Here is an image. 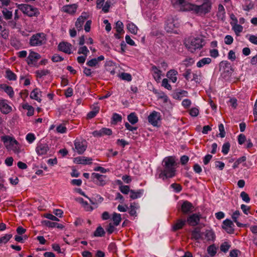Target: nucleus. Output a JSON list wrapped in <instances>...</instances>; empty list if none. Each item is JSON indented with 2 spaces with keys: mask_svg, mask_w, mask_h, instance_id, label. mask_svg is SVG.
Here are the masks:
<instances>
[{
  "mask_svg": "<svg viewBox=\"0 0 257 257\" xmlns=\"http://www.w3.org/2000/svg\"><path fill=\"white\" fill-rule=\"evenodd\" d=\"M164 169L159 175V177L163 180L171 178L176 175L177 164L173 157L165 158L163 160Z\"/></svg>",
  "mask_w": 257,
  "mask_h": 257,
  "instance_id": "f257e3e1",
  "label": "nucleus"
},
{
  "mask_svg": "<svg viewBox=\"0 0 257 257\" xmlns=\"http://www.w3.org/2000/svg\"><path fill=\"white\" fill-rule=\"evenodd\" d=\"M1 140L8 151H12L17 155L22 152L21 145L14 138L5 136L2 137Z\"/></svg>",
  "mask_w": 257,
  "mask_h": 257,
  "instance_id": "f03ea898",
  "label": "nucleus"
},
{
  "mask_svg": "<svg viewBox=\"0 0 257 257\" xmlns=\"http://www.w3.org/2000/svg\"><path fill=\"white\" fill-rule=\"evenodd\" d=\"M211 7L212 3L210 0H204L203 4L200 6L192 4L190 12L201 16L210 12Z\"/></svg>",
  "mask_w": 257,
  "mask_h": 257,
  "instance_id": "7ed1b4c3",
  "label": "nucleus"
},
{
  "mask_svg": "<svg viewBox=\"0 0 257 257\" xmlns=\"http://www.w3.org/2000/svg\"><path fill=\"white\" fill-rule=\"evenodd\" d=\"M185 46L191 52H194L197 49H200L204 45L203 39L199 37H190L185 42Z\"/></svg>",
  "mask_w": 257,
  "mask_h": 257,
  "instance_id": "20e7f679",
  "label": "nucleus"
},
{
  "mask_svg": "<svg viewBox=\"0 0 257 257\" xmlns=\"http://www.w3.org/2000/svg\"><path fill=\"white\" fill-rule=\"evenodd\" d=\"M47 35L43 32L33 34L30 38L29 44L32 47H39L46 44Z\"/></svg>",
  "mask_w": 257,
  "mask_h": 257,
  "instance_id": "39448f33",
  "label": "nucleus"
},
{
  "mask_svg": "<svg viewBox=\"0 0 257 257\" xmlns=\"http://www.w3.org/2000/svg\"><path fill=\"white\" fill-rule=\"evenodd\" d=\"M180 25V21L177 17H171L166 22L165 29L168 33H177Z\"/></svg>",
  "mask_w": 257,
  "mask_h": 257,
  "instance_id": "423d86ee",
  "label": "nucleus"
},
{
  "mask_svg": "<svg viewBox=\"0 0 257 257\" xmlns=\"http://www.w3.org/2000/svg\"><path fill=\"white\" fill-rule=\"evenodd\" d=\"M190 0H172L173 6L181 12H190L192 4Z\"/></svg>",
  "mask_w": 257,
  "mask_h": 257,
  "instance_id": "0eeeda50",
  "label": "nucleus"
},
{
  "mask_svg": "<svg viewBox=\"0 0 257 257\" xmlns=\"http://www.w3.org/2000/svg\"><path fill=\"white\" fill-rule=\"evenodd\" d=\"M91 178L92 182L98 186H104L108 182V178L106 175L98 173H92Z\"/></svg>",
  "mask_w": 257,
  "mask_h": 257,
  "instance_id": "6e6552de",
  "label": "nucleus"
},
{
  "mask_svg": "<svg viewBox=\"0 0 257 257\" xmlns=\"http://www.w3.org/2000/svg\"><path fill=\"white\" fill-rule=\"evenodd\" d=\"M74 150L78 154H82L87 147V142L82 139H76L74 141Z\"/></svg>",
  "mask_w": 257,
  "mask_h": 257,
  "instance_id": "1a4fd4ad",
  "label": "nucleus"
},
{
  "mask_svg": "<svg viewBox=\"0 0 257 257\" xmlns=\"http://www.w3.org/2000/svg\"><path fill=\"white\" fill-rule=\"evenodd\" d=\"M19 9L24 14L29 17L36 16L38 12L37 9L33 8L30 5L26 4H21L19 5Z\"/></svg>",
  "mask_w": 257,
  "mask_h": 257,
  "instance_id": "9d476101",
  "label": "nucleus"
},
{
  "mask_svg": "<svg viewBox=\"0 0 257 257\" xmlns=\"http://www.w3.org/2000/svg\"><path fill=\"white\" fill-rule=\"evenodd\" d=\"M201 218V215L199 213H193L189 215L186 220L190 226H195L199 224Z\"/></svg>",
  "mask_w": 257,
  "mask_h": 257,
  "instance_id": "9b49d317",
  "label": "nucleus"
},
{
  "mask_svg": "<svg viewBox=\"0 0 257 257\" xmlns=\"http://www.w3.org/2000/svg\"><path fill=\"white\" fill-rule=\"evenodd\" d=\"M194 208V206L191 202L186 200L182 203L181 206V211L184 215L189 214L193 212Z\"/></svg>",
  "mask_w": 257,
  "mask_h": 257,
  "instance_id": "f8f14e48",
  "label": "nucleus"
},
{
  "mask_svg": "<svg viewBox=\"0 0 257 257\" xmlns=\"http://www.w3.org/2000/svg\"><path fill=\"white\" fill-rule=\"evenodd\" d=\"M160 113L156 111L152 112L148 117L149 123L154 126L158 125V121L160 120Z\"/></svg>",
  "mask_w": 257,
  "mask_h": 257,
  "instance_id": "ddd939ff",
  "label": "nucleus"
},
{
  "mask_svg": "<svg viewBox=\"0 0 257 257\" xmlns=\"http://www.w3.org/2000/svg\"><path fill=\"white\" fill-rule=\"evenodd\" d=\"M49 151V148L47 144L39 143L36 148V151L39 156L46 155Z\"/></svg>",
  "mask_w": 257,
  "mask_h": 257,
  "instance_id": "4468645a",
  "label": "nucleus"
},
{
  "mask_svg": "<svg viewBox=\"0 0 257 257\" xmlns=\"http://www.w3.org/2000/svg\"><path fill=\"white\" fill-rule=\"evenodd\" d=\"M41 58V55L34 51H31L27 58V62L28 65H33Z\"/></svg>",
  "mask_w": 257,
  "mask_h": 257,
  "instance_id": "2eb2a0df",
  "label": "nucleus"
},
{
  "mask_svg": "<svg viewBox=\"0 0 257 257\" xmlns=\"http://www.w3.org/2000/svg\"><path fill=\"white\" fill-rule=\"evenodd\" d=\"M202 240L204 242L209 241H213L215 235L214 232L210 230H206L204 232H202Z\"/></svg>",
  "mask_w": 257,
  "mask_h": 257,
  "instance_id": "dca6fc26",
  "label": "nucleus"
},
{
  "mask_svg": "<svg viewBox=\"0 0 257 257\" xmlns=\"http://www.w3.org/2000/svg\"><path fill=\"white\" fill-rule=\"evenodd\" d=\"M222 227L228 233L232 234L234 231V224L230 219H226L223 221Z\"/></svg>",
  "mask_w": 257,
  "mask_h": 257,
  "instance_id": "f3484780",
  "label": "nucleus"
},
{
  "mask_svg": "<svg viewBox=\"0 0 257 257\" xmlns=\"http://www.w3.org/2000/svg\"><path fill=\"white\" fill-rule=\"evenodd\" d=\"M89 15L86 13H82L81 15L77 19L75 23V26L78 30H80L82 28L85 21L88 18Z\"/></svg>",
  "mask_w": 257,
  "mask_h": 257,
  "instance_id": "a211bd4d",
  "label": "nucleus"
},
{
  "mask_svg": "<svg viewBox=\"0 0 257 257\" xmlns=\"http://www.w3.org/2000/svg\"><path fill=\"white\" fill-rule=\"evenodd\" d=\"M0 110L4 114H8L12 110V108L10 106L6 100H0Z\"/></svg>",
  "mask_w": 257,
  "mask_h": 257,
  "instance_id": "6ab92c4d",
  "label": "nucleus"
},
{
  "mask_svg": "<svg viewBox=\"0 0 257 257\" xmlns=\"http://www.w3.org/2000/svg\"><path fill=\"white\" fill-rule=\"evenodd\" d=\"M92 159L84 156H79L74 158L73 162L77 164H91Z\"/></svg>",
  "mask_w": 257,
  "mask_h": 257,
  "instance_id": "aec40b11",
  "label": "nucleus"
},
{
  "mask_svg": "<svg viewBox=\"0 0 257 257\" xmlns=\"http://www.w3.org/2000/svg\"><path fill=\"white\" fill-rule=\"evenodd\" d=\"M58 49L61 51L70 54L71 53L72 45L68 42H63L59 44Z\"/></svg>",
  "mask_w": 257,
  "mask_h": 257,
  "instance_id": "412c9836",
  "label": "nucleus"
},
{
  "mask_svg": "<svg viewBox=\"0 0 257 257\" xmlns=\"http://www.w3.org/2000/svg\"><path fill=\"white\" fill-rule=\"evenodd\" d=\"M41 93L42 91L38 88H36L31 92L30 97L31 99H35L39 102H40L42 100L41 98L42 96Z\"/></svg>",
  "mask_w": 257,
  "mask_h": 257,
  "instance_id": "4be33fe9",
  "label": "nucleus"
},
{
  "mask_svg": "<svg viewBox=\"0 0 257 257\" xmlns=\"http://www.w3.org/2000/svg\"><path fill=\"white\" fill-rule=\"evenodd\" d=\"M104 59V56L102 55H100L97 58H95L90 60H88L86 63V65L91 67H96L97 66H98L99 63L100 61H103Z\"/></svg>",
  "mask_w": 257,
  "mask_h": 257,
  "instance_id": "5701e85b",
  "label": "nucleus"
},
{
  "mask_svg": "<svg viewBox=\"0 0 257 257\" xmlns=\"http://www.w3.org/2000/svg\"><path fill=\"white\" fill-rule=\"evenodd\" d=\"M187 223L185 219L179 218L176 220V222L173 225V230L177 231L182 229Z\"/></svg>",
  "mask_w": 257,
  "mask_h": 257,
  "instance_id": "b1692460",
  "label": "nucleus"
},
{
  "mask_svg": "<svg viewBox=\"0 0 257 257\" xmlns=\"http://www.w3.org/2000/svg\"><path fill=\"white\" fill-rule=\"evenodd\" d=\"M0 90H3L7 93L10 98H13L14 96V91L13 88L6 84H0Z\"/></svg>",
  "mask_w": 257,
  "mask_h": 257,
  "instance_id": "393cba45",
  "label": "nucleus"
},
{
  "mask_svg": "<svg viewBox=\"0 0 257 257\" xmlns=\"http://www.w3.org/2000/svg\"><path fill=\"white\" fill-rule=\"evenodd\" d=\"M77 7L76 5H66L62 7V11L69 14H74L77 10Z\"/></svg>",
  "mask_w": 257,
  "mask_h": 257,
  "instance_id": "a878e982",
  "label": "nucleus"
},
{
  "mask_svg": "<svg viewBox=\"0 0 257 257\" xmlns=\"http://www.w3.org/2000/svg\"><path fill=\"white\" fill-rule=\"evenodd\" d=\"M100 107L97 104H94L92 107V110L87 114V119H91L94 117L99 112Z\"/></svg>",
  "mask_w": 257,
  "mask_h": 257,
  "instance_id": "bb28decb",
  "label": "nucleus"
},
{
  "mask_svg": "<svg viewBox=\"0 0 257 257\" xmlns=\"http://www.w3.org/2000/svg\"><path fill=\"white\" fill-rule=\"evenodd\" d=\"M151 70L153 71L154 79L156 81L159 82L161 79L162 71L155 65L152 66Z\"/></svg>",
  "mask_w": 257,
  "mask_h": 257,
  "instance_id": "cd10ccee",
  "label": "nucleus"
},
{
  "mask_svg": "<svg viewBox=\"0 0 257 257\" xmlns=\"http://www.w3.org/2000/svg\"><path fill=\"white\" fill-rule=\"evenodd\" d=\"M178 72L174 70L171 69L169 70L166 74V76L173 83H175L177 80V75Z\"/></svg>",
  "mask_w": 257,
  "mask_h": 257,
  "instance_id": "c85d7f7f",
  "label": "nucleus"
},
{
  "mask_svg": "<svg viewBox=\"0 0 257 257\" xmlns=\"http://www.w3.org/2000/svg\"><path fill=\"white\" fill-rule=\"evenodd\" d=\"M202 232L197 228H195L191 232V239L198 241L199 240H202Z\"/></svg>",
  "mask_w": 257,
  "mask_h": 257,
  "instance_id": "c756f323",
  "label": "nucleus"
},
{
  "mask_svg": "<svg viewBox=\"0 0 257 257\" xmlns=\"http://www.w3.org/2000/svg\"><path fill=\"white\" fill-rule=\"evenodd\" d=\"M217 17L220 20H223L225 17V11L224 7L221 4H219L218 7L217 12Z\"/></svg>",
  "mask_w": 257,
  "mask_h": 257,
  "instance_id": "7c9ffc66",
  "label": "nucleus"
},
{
  "mask_svg": "<svg viewBox=\"0 0 257 257\" xmlns=\"http://www.w3.org/2000/svg\"><path fill=\"white\" fill-rule=\"evenodd\" d=\"M240 213L238 210H236L234 212L231 216L233 221L236 224L237 226L239 227H243L245 226V224L241 223L237 221V219L239 217Z\"/></svg>",
  "mask_w": 257,
  "mask_h": 257,
  "instance_id": "2f4dec72",
  "label": "nucleus"
},
{
  "mask_svg": "<svg viewBox=\"0 0 257 257\" xmlns=\"http://www.w3.org/2000/svg\"><path fill=\"white\" fill-rule=\"evenodd\" d=\"M22 107L24 109L28 110L27 115L29 116H32L34 113V108L29 105L28 103H23L22 104Z\"/></svg>",
  "mask_w": 257,
  "mask_h": 257,
  "instance_id": "473e14b6",
  "label": "nucleus"
},
{
  "mask_svg": "<svg viewBox=\"0 0 257 257\" xmlns=\"http://www.w3.org/2000/svg\"><path fill=\"white\" fill-rule=\"evenodd\" d=\"M5 77L10 81H15L17 78L16 74L10 69L6 70Z\"/></svg>",
  "mask_w": 257,
  "mask_h": 257,
  "instance_id": "72a5a7b5",
  "label": "nucleus"
},
{
  "mask_svg": "<svg viewBox=\"0 0 257 257\" xmlns=\"http://www.w3.org/2000/svg\"><path fill=\"white\" fill-rule=\"evenodd\" d=\"M127 120L130 123L133 125L138 122L139 118L135 112H131L127 115Z\"/></svg>",
  "mask_w": 257,
  "mask_h": 257,
  "instance_id": "f704fd0d",
  "label": "nucleus"
},
{
  "mask_svg": "<svg viewBox=\"0 0 257 257\" xmlns=\"http://www.w3.org/2000/svg\"><path fill=\"white\" fill-rule=\"evenodd\" d=\"M143 190L140 189L139 190H137V191H135L134 190H131L130 191V197L132 199H136L138 198H140L142 196L143 193Z\"/></svg>",
  "mask_w": 257,
  "mask_h": 257,
  "instance_id": "c9c22d12",
  "label": "nucleus"
},
{
  "mask_svg": "<svg viewBox=\"0 0 257 257\" xmlns=\"http://www.w3.org/2000/svg\"><path fill=\"white\" fill-rule=\"evenodd\" d=\"M211 62V58L209 57L203 58L200 60L196 64L198 68H201L205 65L209 64Z\"/></svg>",
  "mask_w": 257,
  "mask_h": 257,
  "instance_id": "e433bc0d",
  "label": "nucleus"
},
{
  "mask_svg": "<svg viewBox=\"0 0 257 257\" xmlns=\"http://www.w3.org/2000/svg\"><path fill=\"white\" fill-rule=\"evenodd\" d=\"M112 219L113 221L114 225L116 226H118L121 221V215L119 213L114 212L112 214Z\"/></svg>",
  "mask_w": 257,
  "mask_h": 257,
  "instance_id": "4c0bfd02",
  "label": "nucleus"
},
{
  "mask_svg": "<svg viewBox=\"0 0 257 257\" xmlns=\"http://www.w3.org/2000/svg\"><path fill=\"white\" fill-rule=\"evenodd\" d=\"M126 28L127 30L130 32L132 34L136 35L138 32V27L132 22H129L126 25Z\"/></svg>",
  "mask_w": 257,
  "mask_h": 257,
  "instance_id": "58836bf2",
  "label": "nucleus"
},
{
  "mask_svg": "<svg viewBox=\"0 0 257 257\" xmlns=\"http://www.w3.org/2000/svg\"><path fill=\"white\" fill-rule=\"evenodd\" d=\"M232 29L234 32L237 36H240V33L243 31V27L240 24H235L232 27Z\"/></svg>",
  "mask_w": 257,
  "mask_h": 257,
  "instance_id": "ea45409f",
  "label": "nucleus"
},
{
  "mask_svg": "<svg viewBox=\"0 0 257 257\" xmlns=\"http://www.w3.org/2000/svg\"><path fill=\"white\" fill-rule=\"evenodd\" d=\"M207 251L211 256H214L216 253V247L214 244L210 245L207 247Z\"/></svg>",
  "mask_w": 257,
  "mask_h": 257,
  "instance_id": "a19ab883",
  "label": "nucleus"
},
{
  "mask_svg": "<svg viewBox=\"0 0 257 257\" xmlns=\"http://www.w3.org/2000/svg\"><path fill=\"white\" fill-rule=\"evenodd\" d=\"M105 234V231L103 228L101 227H98L94 232V236L96 237L103 236Z\"/></svg>",
  "mask_w": 257,
  "mask_h": 257,
  "instance_id": "79ce46f5",
  "label": "nucleus"
},
{
  "mask_svg": "<svg viewBox=\"0 0 257 257\" xmlns=\"http://www.w3.org/2000/svg\"><path fill=\"white\" fill-rule=\"evenodd\" d=\"M112 5V1L111 0H107L104 4L103 7L102 8V11L104 13H107L109 12V8Z\"/></svg>",
  "mask_w": 257,
  "mask_h": 257,
  "instance_id": "37998d69",
  "label": "nucleus"
},
{
  "mask_svg": "<svg viewBox=\"0 0 257 257\" xmlns=\"http://www.w3.org/2000/svg\"><path fill=\"white\" fill-rule=\"evenodd\" d=\"M137 209V204L134 202L130 205L129 213L130 215L133 216H137L136 210Z\"/></svg>",
  "mask_w": 257,
  "mask_h": 257,
  "instance_id": "c03bdc74",
  "label": "nucleus"
},
{
  "mask_svg": "<svg viewBox=\"0 0 257 257\" xmlns=\"http://www.w3.org/2000/svg\"><path fill=\"white\" fill-rule=\"evenodd\" d=\"M115 29L116 30V32H117V33H124L123 24L120 21H118L115 23Z\"/></svg>",
  "mask_w": 257,
  "mask_h": 257,
  "instance_id": "a18cd8bd",
  "label": "nucleus"
},
{
  "mask_svg": "<svg viewBox=\"0 0 257 257\" xmlns=\"http://www.w3.org/2000/svg\"><path fill=\"white\" fill-rule=\"evenodd\" d=\"M12 237V234H6L4 236L0 237V244H6Z\"/></svg>",
  "mask_w": 257,
  "mask_h": 257,
  "instance_id": "49530a36",
  "label": "nucleus"
},
{
  "mask_svg": "<svg viewBox=\"0 0 257 257\" xmlns=\"http://www.w3.org/2000/svg\"><path fill=\"white\" fill-rule=\"evenodd\" d=\"M46 224L49 227H57L58 228H62L63 226L62 224L57 223L56 222H51L50 221H47Z\"/></svg>",
  "mask_w": 257,
  "mask_h": 257,
  "instance_id": "de8ad7c7",
  "label": "nucleus"
},
{
  "mask_svg": "<svg viewBox=\"0 0 257 257\" xmlns=\"http://www.w3.org/2000/svg\"><path fill=\"white\" fill-rule=\"evenodd\" d=\"M4 18L6 20L11 19L12 17V12L9 11L7 9L4 8L2 11Z\"/></svg>",
  "mask_w": 257,
  "mask_h": 257,
  "instance_id": "09e8293b",
  "label": "nucleus"
},
{
  "mask_svg": "<svg viewBox=\"0 0 257 257\" xmlns=\"http://www.w3.org/2000/svg\"><path fill=\"white\" fill-rule=\"evenodd\" d=\"M119 77L121 79L128 82L131 81L132 79V75L130 73L125 72L121 73L119 75Z\"/></svg>",
  "mask_w": 257,
  "mask_h": 257,
  "instance_id": "8fccbe9b",
  "label": "nucleus"
},
{
  "mask_svg": "<svg viewBox=\"0 0 257 257\" xmlns=\"http://www.w3.org/2000/svg\"><path fill=\"white\" fill-rule=\"evenodd\" d=\"M230 143L227 142L223 144L222 147V152L224 155H226L229 152L230 150Z\"/></svg>",
  "mask_w": 257,
  "mask_h": 257,
  "instance_id": "3c124183",
  "label": "nucleus"
},
{
  "mask_svg": "<svg viewBox=\"0 0 257 257\" xmlns=\"http://www.w3.org/2000/svg\"><path fill=\"white\" fill-rule=\"evenodd\" d=\"M81 203L85 211H91L93 210V207L90 206L86 201H84L82 198L81 199Z\"/></svg>",
  "mask_w": 257,
  "mask_h": 257,
  "instance_id": "603ef678",
  "label": "nucleus"
},
{
  "mask_svg": "<svg viewBox=\"0 0 257 257\" xmlns=\"http://www.w3.org/2000/svg\"><path fill=\"white\" fill-rule=\"evenodd\" d=\"M192 72L190 69H187L185 70V72L183 73V76L187 80H191L192 77Z\"/></svg>",
  "mask_w": 257,
  "mask_h": 257,
  "instance_id": "864d4df0",
  "label": "nucleus"
},
{
  "mask_svg": "<svg viewBox=\"0 0 257 257\" xmlns=\"http://www.w3.org/2000/svg\"><path fill=\"white\" fill-rule=\"evenodd\" d=\"M0 34L2 36V37L5 39H7L9 37V30L5 29L4 28L2 27V26H0Z\"/></svg>",
  "mask_w": 257,
  "mask_h": 257,
  "instance_id": "5fc2aeb1",
  "label": "nucleus"
},
{
  "mask_svg": "<svg viewBox=\"0 0 257 257\" xmlns=\"http://www.w3.org/2000/svg\"><path fill=\"white\" fill-rule=\"evenodd\" d=\"M230 247V245L229 243L227 242H224L221 244L220 248L222 251L226 252L229 250Z\"/></svg>",
  "mask_w": 257,
  "mask_h": 257,
  "instance_id": "6e6d98bb",
  "label": "nucleus"
},
{
  "mask_svg": "<svg viewBox=\"0 0 257 257\" xmlns=\"http://www.w3.org/2000/svg\"><path fill=\"white\" fill-rule=\"evenodd\" d=\"M119 189L124 194H127L131 191L130 187L127 185H121Z\"/></svg>",
  "mask_w": 257,
  "mask_h": 257,
  "instance_id": "4d7b16f0",
  "label": "nucleus"
},
{
  "mask_svg": "<svg viewBox=\"0 0 257 257\" xmlns=\"http://www.w3.org/2000/svg\"><path fill=\"white\" fill-rule=\"evenodd\" d=\"M49 74V71L47 69L40 70L36 71V74L37 77H42L43 76H46Z\"/></svg>",
  "mask_w": 257,
  "mask_h": 257,
  "instance_id": "13d9d810",
  "label": "nucleus"
},
{
  "mask_svg": "<svg viewBox=\"0 0 257 257\" xmlns=\"http://www.w3.org/2000/svg\"><path fill=\"white\" fill-rule=\"evenodd\" d=\"M240 197L242 200L246 203L249 202L250 199L248 196V195L244 191H242L240 193Z\"/></svg>",
  "mask_w": 257,
  "mask_h": 257,
  "instance_id": "bf43d9fd",
  "label": "nucleus"
},
{
  "mask_svg": "<svg viewBox=\"0 0 257 257\" xmlns=\"http://www.w3.org/2000/svg\"><path fill=\"white\" fill-rule=\"evenodd\" d=\"M26 139L29 143L31 144L35 140L36 137L34 134L29 133L26 135Z\"/></svg>",
  "mask_w": 257,
  "mask_h": 257,
  "instance_id": "052dcab7",
  "label": "nucleus"
},
{
  "mask_svg": "<svg viewBox=\"0 0 257 257\" xmlns=\"http://www.w3.org/2000/svg\"><path fill=\"white\" fill-rule=\"evenodd\" d=\"M56 131L57 133L64 134L66 133L67 128L63 124H60L58 126H57L56 128Z\"/></svg>",
  "mask_w": 257,
  "mask_h": 257,
  "instance_id": "680f3d73",
  "label": "nucleus"
},
{
  "mask_svg": "<svg viewBox=\"0 0 257 257\" xmlns=\"http://www.w3.org/2000/svg\"><path fill=\"white\" fill-rule=\"evenodd\" d=\"M89 50L86 46H82L79 48L78 53L79 54H83L85 56H87L89 53Z\"/></svg>",
  "mask_w": 257,
  "mask_h": 257,
  "instance_id": "e2e57ef3",
  "label": "nucleus"
},
{
  "mask_svg": "<svg viewBox=\"0 0 257 257\" xmlns=\"http://www.w3.org/2000/svg\"><path fill=\"white\" fill-rule=\"evenodd\" d=\"M112 119L113 122L114 123H116L117 122H120L121 121L122 117L120 114L115 113L113 114Z\"/></svg>",
  "mask_w": 257,
  "mask_h": 257,
  "instance_id": "0e129e2a",
  "label": "nucleus"
},
{
  "mask_svg": "<svg viewBox=\"0 0 257 257\" xmlns=\"http://www.w3.org/2000/svg\"><path fill=\"white\" fill-rule=\"evenodd\" d=\"M162 86L164 87L165 88L169 90H171L172 89V86L169 83L168 80L166 78H164L163 79L162 82Z\"/></svg>",
  "mask_w": 257,
  "mask_h": 257,
  "instance_id": "69168bd1",
  "label": "nucleus"
},
{
  "mask_svg": "<svg viewBox=\"0 0 257 257\" xmlns=\"http://www.w3.org/2000/svg\"><path fill=\"white\" fill-rule=\"evenodd\" d=\"M219 131V136L221 138H224L225 136V132L224 130V125L222 123H220L218 125Z\"/></svg>",
  "mask_w": 257,
  "mask_h": 257,
  "instance_id": "338daca9",
  "label": "nucleus"
},
{
  "mask_svg": "<svg viewBox=\"0 0 257 257\" xmlns=\"http://www.w3.org/2000/svg\"><path fill=\"white\" fill-rule=\"evenodd\" d=\"M171 188H173L176 192H180L182 189V186L179 184L173 183L171 185Z\"/></svg>",
  "mask_w": 257,
  "mask_h": 257,
  "instance_id": "774afa93",
  "label": "nucleus"
}]
</instances>
